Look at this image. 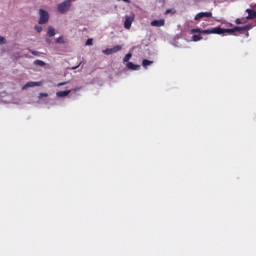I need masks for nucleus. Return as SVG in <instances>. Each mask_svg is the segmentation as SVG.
Wrapping results in <instances>:
<instances>
[{"instance_id":"f257e3e1","label":"nucleus","mask_w":256,"mask_h":256,"mask_svg":"<svg viewBox=\"0 0 256 256\" xmlns=\"http://www.w3.org/2000/svg\"><path fill=\"white\" fill-rule=\"evenodd\" d=\"M249 29H251L250 26H236L231 29L214 27L204 30L203 33H206V35H225V33H228V35H235V33H243V31H249Z\"/></svg>"},{"instance_id":"f03ea898","label":"nucleus","mask_w":256,"mask_h":256,"mask_svg":"<svg viewBox=\"0 0 256 256\" xmlns=\"http://www.w3.org/2000/svg\"><path fill=\"white\" fill-rule=\"evenodd\" d=\"M39 15H40L39 25H45V23H48V21H49V12H47V10L40 9L39 10Z\"/></svg>"},{"instance_id":"7ed1b4c3","label":"nucleus","mask_w":256,"mask_h":256,"mask_svg":"<svg viewBox=\"0 0 256 256\" xmlns=\"http://www.w3.org/2000/svg\"><path fill=\"white\" fill-rule=\"evenodd\" d=\"M71 7V1L65 0L64 2L58 4L59 13H67Z\"/></svg>"},{"instance_id":"20e7f679","label":"nucleus","mask_w":256,"mask_h":256,"mask_svg":"<svg viewBox=\"0 0 256 256\" xmlns=\"http://www.w3.org/2000/svg\"><path fill=\"white\" fill-rule=\"evenodd\" d=\"M204 17H206V18L213 17V13L199 12L198 14L195 15L194 19H195V21H199V20L203 19Z\"/></svg>"},{"instance_id":"39448f33","label":"nucleus","mask_w":256,"mask_h":256,"mask_svg":"<svg viewBox=\"0 0 256 256\" xmlns=\"http://www.w3.org/2000/svg\"><path fill=\"white\" fill-rule=\"evenodd\" d=\"M41 85H43V82H27L22 87V91H25V89H29L30 87H41Z\"/></svg>"},{"instance_id":"423d86ee","label":"nucleus","mask_w":256,"mask_h":256,"mask_svg":"<svg viewBox=\"0 0 256 256\" xmlns=\"http://www.w3.org/2000/svg\"><path fill=\"white\" fill-rule=\"evenodd\" d=\"M134 18L131 16H125L124 28L131 29V25H133Z\"/></svg>"},{"instance_id":"0eeeda50","label":"nucleus","mask_w":256,"mask_h":256,"mask_svg":"<svg viewBox=\"0 0 256 256\" xmlns=\"http://www.w3.org/2000/svg\"><path fill=\"white\" fill-rule=\"evenodd\" d=\"M150 25L151 27H165V19L153 20Z\"/></svg>"},{"instance_id":"6e6552de","label":"nucleus","mask_w":256,"mask_h":256,"mask_svg":"<svg viewBox=\"0 0 256 256\" xmlns=\"http://www.w3.org/2000/svg\"><path fill=\"white\" fill-rule=\"evenodd\" d=\"M126 67L130 71H139L141 69L140 65L134 64L133 62H127Z\"/></svg>"},{"instance_id":"1a4fd4ad","label":"nucleus","mask_w":256,"mask_h":256,"mask_svg":"<svg viewBox=\"0 0 256 256\" xmlns=\"http://www.w3.org/2000/svg\"><path fill=\"white\" fill-rule=\"evenodd\" d=\"M47 36L55 37V28H53L52 26H48Z\"/></svg>"},{"instance_id":"9d476101","label":"nucleus","mask_w":256,"mask_h":256,"mask_svg":"<svg viewBox=\"0 0 256 256\" xmlns=\"http://www.w3.org/2000/svg\"><path fill=\"white\" fill-rule=\"evenodd\" d=\"M149 65H153V61L148 60V59H144L142 61V67H144L145 69H147V67H149Z\"/></svg>"},{"instance_id":"9b49d317","label":"nucleus","mask_w":256,"mask_h":256,"mask_svg":"<svg viewBox=\"0 0 256 256\" xmlns=\"http://www.w3.org/2000/svg\"><path fill=\"white\" fill-rule=\"evenodd\" d=\"M191 33H201L202 35H207V33H205V30H201V28H193L190 30Z\"/></svg>"},{"instance_id":"f8f14e48","label":"nucleus","mask_w":256,"mask_h":256,"mask_svg":"<svg viewBox=\"0 0 256 256\" xmlns=\"http://www.w3.org/2000/svg\"><path fill=\"white\" fill-rule=\"evenodd\" d=\"M70 91H59L57 92V97H67L69 95Z\"/></svg>"},{"instance_id":"ddd939ff","label":"nucleus","mask_w":256,"mask_h":256,"mask_svg":"<svg viewBox=\"0 0 256 256\" xmlns=\"http://www.w3.org/2000/svg\"><path fill=\"white\" fill-rule=\"evenodd\" d=\"M110 49H112V53H118V51H121V49H123V46L116 45V46H114L113 48H110Z\"/></svg>"},{"instance_id":"4468645a","label":"nucleus","mask_w":256,"mask_h":256,"mask_svg":"<svg viewBox=\"0 0 256 256\" xmlns=\"http://www.w3.org/2000/svg\"><path fill=\"white\" fill-rule=\"evenodd\" d=\"M131 57H133V54L131 53L126 54L125 57L123 58V62L129 63V60L131 59Z\"/></svg>"},{"instance_id":"2eb2a0df","label":"nucleus","mask_w":256,"mask_h":256,"mask_svg":"<svg viewBox=\"0 0 256 256\" xmlns=\"http://www.w3.org/2000/svg\"><path fill=\"white\" fill-rule=\"evenodd\" d=\"M34 65H38L39 67H45V62L42 60H35Z\"/></svg>"},{"instance_id":"dca6fc26","label":"nucleus","mask_w":256,"mask_h":256,"mask_svg":"<svg viewBox=\"0 0 256 256\" xmlns=\"http://www.w3.org/2000/svg\"><path fill=\"white\" fill-rule=\"evenodd\" d=\"M104 55H113V50L111 48H107L103 50Z\"/></svg>"},{"instance_id":"f3484780","label":"nucleus","mask_w":256,"mask_h":256,"mask_svg":"<svg viewBox=\"0 0 256 256\" xmlns=\"http://www.w3.org/2000/svg\"><path fill=\"white\" fill-rule=\"evenodd\" d=\"M201 39H203V37H201L199 35H193L192 36V41H194V42L201 41Z\"/></svg>"},{"instance_id":"a211bd4d","label":"nucleus","mask_w":256,"mask_h":256,"mask_svg":"<svg viewBox=\"0 0 256 256\" xmlns=\"http://www.w3.org/2000/svg\"><path fill=\"white\" fill-rule=\"evenodd\" d=\"M85 45H88V46L93 45V38H89V39L86 41Z\"/></svg>"},{"instance_id":"6ab92c4d","label":"nucleus","mask_w":256,"mask_h":256,"mask_svg":"<svg viewBox=\"0 0 256 256\" xmlns=\"http://www.w3.org/2000/svg\"><path fill=\"white\" fill-rule=\"evenodd\" d=\"M56 43H65V40H63V36H60L56 39Z\"/></svg>"},{"instance_id":"aec40b11","label":"nucleus","mask_w":256,"mask_h":256,"mask_svg":"<svg viewBox=\"0 0 256 256\" xmlns=\"http://www.w3.org/2000/svg\"><path fill=\"white\" fill-rule=\"evenodd\" d=\"M5 43H6L5 37L0 36V45H5Z\"/></svg>"},{"instance_id":"412c9836","label":"nucleus","mask_w":256,"mask_h":256,"mask_svg":"<svg viewBox=\"0 0 256 256\" xmlns=\"http://www.w3.org/2000/svg\"><path fill=\"white\" fill-rule=\"evenodd\" d=\"M35 30L37 31V33H41V31H43V27L35 26Z\"/></svg>"},{"instance_id":"4be33fe9","label":"nucleus","mask_w":256,"mask_h":256,"mask_svg":"<svg viewBox=\"0 0 256 256\" xmlns=\"http://www.w3.org/2000/svg\"><path fill=\"white\" fill-rule=\"evenodd\" d=\"M43 97H48L47 93H40L39 94V99H43Z\"/></svg>"},{"instance_id":"5701e85b","label":"nucleus","mask_w":256,"mask_h":256,"mask_svg":"<svg viewBox=\"0 0 256 256\" xmlns=\"http://www.w3.org/2000/svg\"><path fill=\"white\" fill-rule=\"evenodd\" d=\"M235 23H236V25H242L243 24V22L239 18L236 19Z\"/></svg>"},{"instance_id":"b1692460","label":"nucleus","mask_w":256,"mask_h":256,"mask_svg":"<svg viewBox=\"0 0 256 256\" xmlns=\"http://www.w3.org/2000/svg\"><path fill=\"white\" fill-rule=\"evenodd\" d=\"M81 65V62L79 63V65L78 66H75V67H73L72 69H79V66Z\"/></svg>"},{"instance_id":"393cba45","label":"nucleus","mask_w":256,"mask_h":256,"mask_svg":"<svg viewBox=\"0 0 256 256\" xmlns=\"http://www.w3.org/2000/svg\"><path fill=\"white\" fill-rule=\"evenodd\" d=\"M63 85H66V83H65V82H62V83H59V84H58L59 87H61V86H63Z\"/></svg>"},{"instance_id":"a878e982","label":"nucleus","mask_w":256,"mask_h":256,"mask_svg":"<svg viewBox=\"0 0 256 256\" xmlns=\"http://www.w3.org/2000/svg\"><path fill=\"white\" fill-rule=\"evenodd\" d=\"M171 13V9L166 10V14Z\"/></svg>"},{"instance_id":"bb28decb","label":"nucleus","mask_w":256,"mask_h":256,"mask_svg":"<svg viewBox=\"0 0 256 256\" xmlns=\"http://www.w3.org/2000/svg\"><path fill=\"white\" fill-rule=\"evenodd\" d=\"M37 53H38L37 51H33L32 55H37Z\"/></svg>"},{"instance_id":"cd10ccee","label":"nucleus","mask_w":256,"mask_h":256,"mask_svg":"<svg viewBox=\"0 0 256 256\" xmlns=\"http://www.w3.org/2000/svg\"><path fill=\"white\" fill-rule=\"evenodd\" d=\"M122 1H124V3H130V1H129V0H122Z\"/></svg>"},{"instance_id":"c85d7f7f","label":"nucleus","mask_w":256,"mask_h":256,"mask_svg":"<svg viewBox=\"0 0 256 256\" xmlns=\"http://www.w3.org/2000/svg\"><path fill=\"white\" fill-rule=\"evenodd\" d=\"M252 11H256V5L254 6V9H252Z\"/></svg>"}]
</instances>
